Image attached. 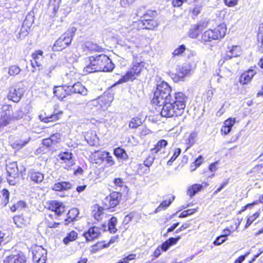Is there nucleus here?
<instances>
[{
    "instance_id": "obj_46",
    "label": "nucleus",
    "mask_w": 263,
    "mask_h": 263,
    "mask_svg": "<svg viewBox=\"0 0 263 263\" xmlns=\"http://www.w3.org/2000/svg\"><path fill=\"white\" fill-rule=\"evenodd\" d=\"M78 238V233L74 230L70 231L68 233L65 237L64 238L63 241L65 245H67L70 242L74 241Z\"/></svg>"
},
{
    "instance_id": "obj_5",
    "label": "nucleus",
    "mask_w": 263,
    "mask_h": 263,
    "mask_svg": "<svg viewBox=\"0 0 263 263\" xmlns=\"http://www.w3.org/2000/svg\"><path fill=\"white\" fill-rule=\"evenodd\" d=\"M144 68V62L141 61H134L132 63L125 73L112 86L120 84L128 81H134L139 77Z\"/></svg>"
},
{
    "instance_id": "obj_19",
    "label": "nucleus",
    "mask_w": 263,
    "mask_h": 263,
    "mask_svg": "<svg viewBox=\"0 0 263 263\" xmlns=\"http://www.w3.org/2000/svg\"><path fill=\"white\" fill-rule=\"evenodd\" d=\"M44 179V174L34 168L30 169L28 172L27 180L33 184L41 183Z\"/></svg>"
},
{
    "instance_id": "obj_13",
    "label": "nucleus",
    "mask_w": 263,
    "mask_h": 263,
    "mask_svg": "<svg viewBox=\"0 0 263 263\" xmlns=\"http://www.w3.org/2000/svg\"><path fill=\"white\" fill-rule=\"evenodd\" d=\"M47 252L41 246H35L32 250L33 260L35 263H46Z\"/></svg>"
},
{
    "instance_id": "obj_41",
    "label": "nucleus",
    "mask_w": 263,
    "mask_h": 263,
    "mask_svg": "<svg viewBox=\"0 0 263 263\" xmlns=\"http://www.w3.org/2000/svg\"><path fill=\"white\" fill-rule=\"evenodd\" d=\"M118 220L116 217L112 216L108 221L107 226L108 229L107 230L110 234H115L118 229L116 228L117 225Z\"/></svg>"
},
{
    "instance_id": "obj_16",
    "label": "nucleus",
    "mask_w": 263,
    "mask_h": 263,
    "mask_svg": "<svg viewBox=\"0 0 263 263\" xmlns=\"http://www.w3.org/2000/svg\"><path fill=\"white\" fill-rule=\"evenodd\" d=\"M28 257L23 252L20 251L16 254L7 256L3 260V263H28Z\"/></svg>"
},
{
    "instance_id": "obj_62",
    "label": "nucleus",
    "mask_w": 263,
    "mask_h": 263,
    "mask_svg": "<svg viewBox=\"0 0 263 263\" xmlns=\"http://www.w3.org/2000/svg\"><path fill=\"white\" fill-rule=\"evenodd\" d=\"M255 205H256V202L253 201L251 203L247 204L245 206L241 207L240 210L239 211H238L237 214H241L242 213L246 211L248 209H252V207Z\"/></svg>"
},
{
    "instance_id": "obj_54",
    "label": "nucleus",
    "mask_w": 263,
    "mask_h": 263,
    "mask_svg": "<svg viewBox=\"0 0 263 263\" xmlns=\"http://www.w3.org/2000/svg\"><path fill=\"white\" fill-rule=\"evenodd\" d=\"M196 212L195 209H187L182 211L178 216L179 218H185L189 216L192 215Z\"/></svg>"
},
{
    "instance_id": "obj_39",
    "label": "nucleus",
    "mask_w": 263,
    "mask_h": 263,
    "mask_svg": "<svg viewBox=\"0 0 263 263\" xmlns=\"http://www.w3.org/2000/svg\"><path fill=\"white\" fill-rule=\"evenodd\" d=\"M66 79L72 85L80 80L81 74L77 72L70 71L68 73H66Z\"/></svg>"
},
{
    "instance_id": "obj_55",
    "label": "nucleus",
    "mask_w": 263,
    "mask_h": 263,
    "mask_svg": "<svg viewBox=\"0 0 263 263\" xmlns=\"http://www.w3.org/2000/svg\"><path fill=\"white\" fill-rule=\"evenodd\" d=\"M186 50V47L184 45H180L178 48L174 50L172 54L174 57L182 54Z\"/></svg>"
},
{
    "instance_id": "obj_58",
    "label": "nucleus",
    "mask_w": 263,
    "mask_h": 263,
    "mask_svg": "<svg viewBox=\"0 0 263 263\" xmlns=\"http://www.w3.org/2000/svg\"><path fill=\"white\" fill-rule=\"evenodd\" d=\"M228 238H225L224 236L222 237L221 235L217 236L213 241V243L215 246L221 245L222 243L226 241Z\"/></svg>"
},
{
    "instance_id": "obj_51",
    "label": "nucleus",
    "mask_w": 263,
    "mask_h": 263,
    "mask_svg": "<svg viewBox=\"0 0 263 263\" xmlns=\"http://www.w3.org/2000/svg\"><path fill=\"white\" fill-rule=\"evenodd\" d=\"M181 152V150L180 148H176L174 149V152L173 156L171 157L170 159L167 161V164L168 165H171L172 164V162H174L176 158L180 155Z\"/></svg>"
},
{
    "instance_id": "obj_48",
    "label": "nucleus",
    "mask_w": 263,
    "mask_h": 263,
    "mask_svg": "<svg viewBox=\"0 0 263 263\" xmlns=\"http://www.w3.org/2000/svg\"><path fill=\"white\" fill-rule=\"evenodd\" d=\"M13 221L18 227L22 228L27 223V220L23 215H16L13 217Z\"/></svg>"
},
{
    "instance_id": "obj_32",
    "label": "nucleus",
    "mask_w": 263,
    "mask_h": 263,
    "mask_svg": "<svg viewBox=\"0 0 263 263\" xmlns=\"http://www.w3.org/2000/svg\"><path fill=\"white\" fill-rule=\"evenodd\" d=\"M181 239L180 236H177L176 237H170L163 242L159 247L163 252L166 251L170 247L176 245L178 241Z\"/></svg>"
},
{
    "instance_id": "obj_3",
    "label": "nucleus",
    "mask_w": 263,
    "mask_h": 263,
    "mask_svg": "<svg viewBox=\"0 0 263 263\" xmlns=\"http://www.w3.org/2000/svg\"><path fill=\"white\" fill-rule=\"evenodd\" d=\"M160 24L158 13L155 10H147L140 18L133 22V25L138 30H156Z\"/></svg>"
},
{
    "instance_id": "obj_1",
    "label": "nucleus",
    "mask_w": 263,
    "mask_h": 263,
    "mask_svg": "<svg viewBox=\"0 0 263 263\" xmlns=\"http://www.w3.org/2000/svg\"><path fill=\"white\" fill-rule=\"evenodd\" d=\"M186 101L187 97L184 93H172V87L164 81L157 85L152 99L153 105L162 106L160 115L166 118L181 116L184 112Z\"/></svg>"
},
{
    "instance_id": "obj_43",
    "label": "nucleus",
    "mask_w": 263,
    "mask_h": 263,
    "mask_svg": "<svg viewBox=\"0 0 263 263\" xmlns=\"http://www.w3.org/2000/svg\"><path fill=\"white\" fill-rule=\"evenodd\" d=\"M203 6L201 4L195 5L193 8H190L189 10V13L191 17L195 19L201 13Z\"/></svg>"
},
{
    "instance_id": "obj_38",
    "label": "nucleus",
    "mask_w": 263,
    "mask_h": 263,
    "mask_svg": "<svg viewBox=\"0 0 263 263\" xmlns=\"http://www.w3.org/2000/svg\"><path fill=\"white\" fill-rule=\"evenodd\" d=\"M168 142L166 140L161 139L159 140L155 145L153 148L151 149V152L154 154H156L164 149L167 145Z\"/></svg>"
},
{
    "instance_id": "obj_18",
    "label": "nucleus",
    "mask_w": 263,
    "mask_h": 263,
    "mask_svg": "<svg viewBox=\"0 0 263 263\" xmlns=\"http://www.w3.org/2000/svg\"><path fill=\"white\" fill-rule=\"evenodd\" d=\"M43 54V51L41 50H35L31 54V65L34 69L37 68L39 70H43L42 65V62L44 58Z\"/></svg>"
},
{
    "instance_id": "obj_60",
    "label": "nucleus",
    "mask_w": 263,
    "mask_h": 263,
    "mask_svg": "<svg viewBox=\"0 0 263 263\" xmlns=\"http://www.w3.org/2000/svg\"><path fill=\"white\" fill-rule=\"evenodd\" d=\"M137 172L140 175H142L149 173V169L146 168L143 164H140L138 166Z\"/></svg>"
},
{
    "instance_id": "obj_30",
    "label": "nucleus",
    "mask_w": 263,
    "mask_h": 263,
    "mask_svg": "<svg viewBox=\"0 0 263 263\" xmlns=\"http://www.w3.org/2000/svg\"><path fill=\"white\" fill-rule=\"evenodd\" d=\"M145 120L141 115H138L133 117L128 122V127L130 129H136L142 125Z\"/></svg>"
},
{
    "instance_id": "obj_36",
    "label": "nucleus",
    "mask_w": 263,
    "mask_h": 263,
    "mask_svg": "<svg viewBox=\"0 0 263 263\" xmlns=\"http://www.w3.org/2000/svg\"><path fill=\"white\" fill-rule=\"evenodd\" d=\"M175 197L172 196L168 199L162 200L158 206L154 211V213L160 212L163 210H166L173 202Z\"/></svg>"
},
{
    "instance_id": "obj_53",
    "label": "nucleus",
    "mask_w": 263,
    "mask_h": 263,
    "mask_svg": "<svg viewBox=\"0 0 263 263\" xmlns=\"http://www.w3.org/2000/svg\"><path fill=\"white\" fill-rule=\"evenodd\" d=\"M21 69L15 65L11 66L8 69V74L11 76H14L20 73Z\"/></svg>"
},
{
    "instance_id": "obj_40",
    "label": "nucleus",
    "mask_w": 263,
    "mask_h": 263,
    "mask_svg": "<svg viewBox=\"0 0 263 263\" xmlns=\"http://www.w3.org/2000/svg\"><path fill=\"white\" fill-rule=\"evenodd\" d=\"M260 215L259 211L255 212L252 214H249L246 216V222L244 228H248Z\"/></svg>"
},
{
    "instance_id": "obj_31",
    "label": "nucleus",
    "mask_w": 263,
    "mask_h": 263,
    "mask_svg": "<svg viewBox=\"0 0 263 263\" xmlns=\"http://www.w3.org/2000/svg\"><path fill=\"white\" fill-rule=\"evenodd\" d=\"M79 214V212L78 209L74 208L70 209L67 213L66 218L64 219L65 225H68L76 220Z\"/></svg>"
},
{
    "instance_id": "obj_52",
    "label": "nucleus",
    "mask_w": 263,
    "mask_h": 263,
    "mask_svg": "<svg viewBox=\"0 0 263 263\" xmlns=\"http://www.w3.org/2000/svg\"><path fill=\"white\" fill-rule=\"evenodd\" d=\"M110 166L114 165L115 163V160L109 152L106 151L104 157V161Z\"/></svg>"
},
{
    "instance_id": "obj_64",
    "label": "nucleus",
    "mask_w": 263,
    "mask_h": 263,
    "mask_svg": "<svg viewBox=\"0 0 263 263\" xmlns=\"http://www.w3.org/2000/svg\"><path fill=\"white\" fill-rule=\"evenodd\" d=\"M188 0H172V5L174 8L181 7L184 3L187 2Z\"/></svg>"
},
{
    "instance_id": "obj_34",
    "label": "nucleus",
    "mask_w": 263,
    "mask_h": 263,
    "mask_svg": "<svg viewBox=\"0 0 263 263\" xmlns=\"http://www.w3.org/2000/svg\"><path fill=\"white\" fill-rule=\"evenodd\" d=\"M255 47L257 52L260 54L263 53V27L259 28L256 36Z\"/></svg>"
},
{
    "instance_id": "obj_37",
    "label": "nucleus",
    "mask_w": 263,
    "mask_h": 263,
    "mask_svg": "<svg viewBox=\"0 0 263 263\" xmlns=\"http://www.w3.org/2000/svg\"><path fill=\"white\" fill-rule=\"evenodd\" d=\"M105 152H95L91 157L92 162L99 165L102 164L104 162Z\"/></svg>"
},
{
    "instance_id": "obj_33",
    "label": "nucleus",
    "mask_w": 263,
    "mask_h": 263,
    "mask_svg": "<svg viewBox=\"0 0 263 263\" xmlns=\"http://www.w3.org/2000/svg\"><path fill=\"white\" fill-rule=\"evenodd\" d=\"M72 187V185L70 182L62 181L54 183L52 190L57 192H63L70 190Z\"/></svg>"
},
{
    "instance_id": "obj_24",
    "label": "nucleus",
    "mask_w": 263,
    "mask_h": 263,
    "mask_svg": "<svg viewBox=\"0 0 263 263\" xmlns=\"http://www.w3.org/2000/svg\"><path fill=\"white\" fill-rule=\"evenodd\" d=\"M106 210L104 206L95 204L92 206L91 215L93 218L98 222L101 221L104 215V210Z\"/></svg>"
},
{
    "instance_id": "obj_17",
    "label": "nucleus",
    "mask_w": 263,
    "mask_h": 263,
    "mask_svg": "<svg viewBox=\"0 0 263 263\" xmlns=\"http://www.w3.org/2000/svg\"><path fill=\"white\" fill-rule=\"evenodd\" d=\"M192 70L191 66H182L179 67L175 73L172 74V79L175 83L183 81L184 78L188 76Z\"/></svg>"
},
{
    "instance_id": "obj_35",
    "label": "nucleus",
    "mask_w": 263,
    "mask_h": 263,
    "mask_svg": "<svg viewBox=\"0 0 263 263\" xmlns=\"http://www.w3.org/2000/svg\"><path fill=\"white\" fill-rule=\"evenodd\" d=\"M203 185L201 184H194L187 188L186 194L190 198L193 197L197 193L203 190Z\"/></svg>"
},
{
    "instance_id": "obj_21",
    "label": "nucleus",
    "mask_w": 263,
    "mask_h": 263,
    "mask_svg": "<svg viewBox=\"0 0 263 263\" xmlns=\"http://www.w3.org/2000/svg\"><path fill=\"white\" fill-rule=\"evenodd\" d=\"M101 234L99 227L92 226L89 227L87 231L84 232L82 235L84 237L86 241H92L98 238Z\"/></svg>"
},
{
    "instance_id": "obj_63",
    "label": "nucleus",
    "mask_w": 263,
    "mask_h": 263,
    "mask_svg": "<svg viewBox=\"0 0 263 263\" xmlns=\"http://www.w3.org/2000/svg\"><path fill=\"white\" fill-rule=\"evenodd\" d=\"M154 161V158L152 156H148L144 161L143 164L149 169V167L153 164Z\"/></svg>"
},
{
    "instance_id": "obj_2",
    "label": "nucleus",
    "mask_w": 263,
    "mask_h": 263,
    "mask_svg": "<svg viewBox=\"0 0 263 263\" xmlns=\"http://www.w3.org/2000/svg\"><path fill=\"white\" fill-rule=\"evenodd\" d=\"M88 59L89 63L83 69L85 74L98 71L110 72L114 69V63L105 54L91 55Z\"/></svg>"
},
{
    "instance_id": "obj_28",
    "label": "nucleus",
    "mask_w": 263,
    "mask_h": 263,
    "mask_svg": "<svg viewBox=\"0 0 263 263\" xmlns=\"http://www.w3.org/2000/svg\"><path fill=\"white\" fill-rule=\"evenodd\" d=\"M247 174L251 178L259 179L263 176V163L255 165Z\"/></svg>"
},
{
    "instance_id": "obj_7",
    "label": "nucleus",
    "mask_w": 263,
    "mask_h": 263,
    "mask_svg": "<svg viewBox=\"0 0 263 263\" xmlns=\"http://www.w3.org/2000/svg\"><path fill=\"white\" fill-rule=\"evenodd\" d=\"M0 117V129L9 125L12 121L18 120L23 117L21 111H18L16 116L11 114L12 106L10 104L3 105Z\"/></svg>"
},
{
    "instance_id": "obj_29",
    "label": "nucleus",
    "mask_w": 263,
    "mask_h": 263,
    "mask_svg": "<svg viewBox=\"0 0 263 263\" xmlns=\"http://www.w3.org/2000/svg\"><path fill=\"white\" fill-rule=\"evenodd\" d=\"M71 95L78 93L83 96L87 95V90L85 87L79 81L69 85Z\"/></svg>"
},
{
    "instance_id": "obj_11",
    "label": "nucleus",
    "mask_w": 263,
    "mask_h": 263,
    "mask_svg": "<svg viewBox=\"0 0 263 263\" xmlns=\"http://www.w3.org/2000/svg\"><path fill=\"white\" fill-rule=\"evenodd\" d=\"M61 164L65 170H70L75 164L73 154L68 151L62 152L58 155Z\"/></svg>"
},
{
    "instance_id": "obj_42",
    "label": "nucleus",
    "mask_w": 263,
    "mask_h": 263,
    "mask_svg": "<svg viewBox=\"0 0 263 263\" xmlns=\"http://www.w3.org/2000/svg\"><path fill=\"white\" fill-rule=\"evenodd\" d=\"M107 248L105 240L97 241L96 243L91 245L90 248V253L91 254L96 253L101 250Z\"/></svg>"
},
{
    "instance_id": "obj_59",
    "label": "nucleus",
    "mask_w": 263,
    "mask_h": 263,
    "mask_svg": "<svg viewBox=\"0 0 263 263\" xmlns=\"http://www.w3.org/2000/svg\"><path fill=\"white\" fill-rule=\"evenodd\" d=\"M113 182L115 185V188L117 189V187H123L124 185L125 182L123 179L121 178H116L114 179Z\"/></svg>"
},
{
    "instance_id": "obj_50",
    "label": "nucleus",
    "mask_w": 263,
    "mask_h": 263,
    "mask_svg": "<svg viewBox=\"0 0 263 263\" xmlns=\"http://www.w3.org/2000/svg\"><path fill=\"white\" fill-rule=\"evenodd\" d=\"M137 255L135 253H131L125 256L122 259L119 260L116 263H129L130 261L135 260Z\"/></svg>"
},
{
    "instance_id": "obj_56",
    "label": "nucleus",
    "mask_w": 263,
    "mask_h": 263,
    "mask_svg": "<svg viewBox=\"0 0 263 263\" xmlns=\"http://www.w3.org/2000/svg\"><path fill=\"white\" fill-rule=\"evenodd\" d=\"M151 130L146 126H143L139 130V136L140 137H144L152 133Z\"/></svg>"
},
{
    "instance_id": "obj_61",
    "label": "nucleus",
    "mask_w": 263,
    "mask_h": 263,
    "mask_svg": "<svg viewBox=\"0 0 263 263\" xmlns=\"http://www.w3.org/2000/svg\"><path fill=\"white\" fill-rule=\"evenodd\" d=\"M203 163L202 156H199L193 162L194 167L192 168L191 171H195L197 167H198Z\"/></svg>"
},
{
    "instance_id": "obj_49",
    "label": "nucleus",
    "mask_w": 263,
    "mask_h": 263,
    "mask_svg": "<svg viewBox=\"0 0 263 263\" xmlns=\"http://www.w3.org/2000/svg\"><path fill=\"white\" fill-rule=\"evenodd\" d=\"M108 96H104L99 98L98 103L102 108H107L110 106L111 101L108 99Z\"/></svg>"
},
{
    "instance_id": "obj_10",
    "label": "nucleus",
    "mask_w": 263,
    "mask_h": 263,
    "mask_svg": "<svg viewBox=\"0 0 263 263\" xmlns=\"http://www.w3.org/2000/svg\"><path fill=\"white\" fill-rule=\"evenodd\" d=\"M45 208L49 211L54 212L57 216H61L66 212V206L63 202L57 200H48L46 203Z\"/></svg>"
},
{
    "instance_id": "obj_12",
    "label": "nucleus",
    "mask_w": 263,
    "mask_h": 263,
    "mask_svg": "<svg viewBox=\"0 0 263 263\" xmlns=\"http://www.w3.org/2000/svg\"><path fill=\"white\" fill-rule=\"evenodd\" d=\"M256 66L251 67L249 69L244 70L239 76L238 82L240 85L244 86L250 84L257 74Z\"/></svg>"
},
{
    "instance_id": "obj_8",
    "label": "nucleus",
    "mask_w": 263,
    "mask_h": 263,
    "mask_svg": "<svg viewBox=\"0 0 263 263\" xmlns=\"http://www.w3.org/2000/svg\"><path fill=\"white\" fill-rule=\"evenodd\" d=\"M121 199L122 194L120 192L112 191L105 197L102 201V204L106 210L113 211L119 205Z\"/></svg>"
},
{
    "instance_id": "obj_44",
    "label": "nucleus",
    "mask_w": 263,
    "mask_h": 263,
    "mask_svg": "<svg viewBox=\"0 0 263 263\" xmlns=\"http://www.w3.org/2000/svg\"><path fill=\"white\" fill-rule=\"evenodd\" d=\"M114 154L118 159L127 160L128 158V156L126 151L121 147H118L115 148L114 150Z\"/></svg>"
},
{
    "instance_id": "obj_23",
    "label": "nucleus",
    "mask_w": 263,
    "mask_h": 263,
    "mask_svg": "<svg viewBox=\"0 0 263 263\" xmlns=\"http://www.w3.org/2000/svg\"><path fill=\"white\" fill-rule=\"evenodd\" d=\"M24 95V92L22 88H10L7 97L8 100L14 102H18Z\"/></svg>"
},
{
    "instance_id": "obj_47",
    "label": "nucleus",
    "mask_w": 263,
    "mask_h": 263,
    "mask_svg": "<svg viewBox=\"0 0 263 263\" xmlns=\"http://www.w3.org/2000/svg\"><path fill=\"white\" fill-rule=\"evenodd\" d=\"M61 2V0H49L48 4V8H51L52 10V12L54 14L58 12L60 5Z\"/></svg>"
},
{
    "instance_id": "obj_45",
    "label": "nucleus",
    "mask_w": 263,
    "mask_h": 263,
    "mask_svg": "<svg viewBox=\"0 0 263 263\" xmlns=\"http://www.w3.org/2000/svg\"><path fill=\"white\" fill-rule=\"evenodd\" d=\"M2 197H0V204L3 206H6L9 200V192L8 190L4 189L1 191Z\"/></svg>"
},
{
    "instance_id": "obj_15",
    "label": "nucleus",
    "mask_w": 263,
    "mask_h": 263,
    "mask_svg": "<svg viewBox=\"0 0 263 263\" xmlns=\"http://www.w3.org/2000/svg\"><path fill=\"white\" fill-rule=\"evenodd\" d=\"M54 96L59 100H63L67 96H70L69 85L54 86L53 89Z\"/></svg>"
},
{
    "instance_id": "obj_25",
    "label": "nucleus",
    "mask_w": 263,
    "mask_h": 263,
    "mask_svg": "<svg viewBox=\"0 0 263 263\" xmlns=\"http://www.w3.org/2000/svg\"><path fill=\"white\" fill-rule=\"evenodd\" d=\"M206 27L207 24L205 23H199L193 25L189 31V36L192 39L198 38L201 31Z\"/></svg>"
},
{
    "instance_id": "obj_6",
    "label": "nucleus",
    "mask_w": 263,
    "mask_h": 263,
    "mask_svg": "<svg viewBox=\"0 0 263 263\" xmlns=\"http://www.w3.org/2000/svg\"><path fill=\"white\" fill-rule=\"evenodd\" d=\"M76 31L75 28L68 29L54 42L52 47V50L54 52H59L69 46Z\"/></svg>"
},
{
    "instance_id": "obj_14",
    "label": "nucleus",
    "mask_w": 263,
    "mask_h": 263,
    "mask_svg": "<svg viewBox=\"0 0 263 263\" xmlns=\"http://www.w3.org/2000/svg\"><path fill=\"white\" fill-rule=\"evenodd\" d=\"M61 137V134L59 133L52 134L50 137L43 139L42 144L45 145L47 149L53 148L60 143Z\"/></svg>"
},
{
    "instance_id": "obj_26",
    "label": "nucleus",
    "mask_w": 263,
    "mask_h": 263,
    "mask_svg": "<svg viewBox=\"0 0 263 263\" xmlns=\"http://www.w3.org/2000/svg\"><path fill=\"white\" fill-rule=\"evenodd\" d=\"M58 216L55 214H47L45 215L44 223L48 228H57L61 224V222H57L55 220Z\"/></svg>"
},
{
    "instance_id": "obj_4",
    "label": "nucleus",
    "mask_w": 263,
    "mask_h": 263,
    "mask_svg": "<svg viewBox=\"0 0 263 263\" xmlns=\"http://www.w3.org/2000/svg\"><path fill=\"white\" fill-rule=\"evenodd\" d=\"M227 32V25L224 23H221L216 27L204 31L201 34L200 41L204 44L214 41H220L224 37Z\"/></svg>"
},
{
    "instance_id": "obj_9",
    "label": "nucleus",
    "mask_w": 263,
    "mask_h": 263,
    "mask_svg": "<svg viewBox=\"0 0 263 263\" xmlns=\"http://www.w3.org/2000/svg\"><path fill=\"white\" fill-rule=\"evenodd\" d=\"M7 173V179L10 185H15L16 180L18 179L22 175V172L18 170V166L16 162H10L6 166Z\"/></svg>"
},
{
    "instance_id": "obj_22",
    "label": "nucleus",
    "mask_w": 263,
    "mask_h": 263,
    "mask_svg": "<svg viewBox=\"0 0 263 263\" xmlns=\"http://www.w3.org/2000/svg\"><path fill=\"white\" fill-rule=\"evenodd\" d=\"M63 115V111L58 110L56 111L55 109L53 112L50 116H46L43 115H41L39 116V118L41 122L48 123L50 122H53L61 119Z\"/></svg>"
},
{
    "instance_id": "obj_57",
    "label": "nucleus",
    "mask_w": 263,
    "mask_h": 263,
    "mask_svg": "<svg viewBox=\"0 0 263 263\" xmlns=\"http://www.w3.org/2000/svg\"><path fill=\"white\" fill-rule=\"evenodd\" d=\"M25 205V203L24 201H17L16 203L13 204L12 206H11L10 209L12 212H14L19 208L24 207Z\"/></svg>"
},
{
    "instance_id": "obj_20",
    "label": "nucleus",
    "mask_w": 263,
    "mask_h": 263,
    "mask_svg": "<svg viewBox=\"0 0 263 263\" xmlns=\"http://www.w3.org/2000/svg\"><path fill=\"white\" fill-rule=\"evenodd\" d=\"M241 53L240 47L237 45H233L228 47V50L226 51V55L222 57L219 63L222 64L226 61L230 60L233 58L238 57Z\"/></svg>"
},
{
    "instance_id": "obj_27",
    "label": "nucleus",
    "mask_w": 263,
    "mask_h": 263,
    "mask_svg": "<svg viewBox=\"0 0 263 263\" xmlns=\"http://www.w3.org/2000/svg\"><path fill=\"white\" fill-rule=\"evenodd\" d=\"M235 122L236 119L235 118L230 117L226 120L220 129L221 135L226 136L228 135L232 130Z\"/></svg>"
}]
</instances>
